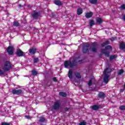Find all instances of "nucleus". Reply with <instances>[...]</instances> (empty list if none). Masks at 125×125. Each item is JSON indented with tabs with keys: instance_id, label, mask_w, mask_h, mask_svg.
<instances>
[{
	"instance_id": "f257e3e1",
	"label": "nucleus",
	"mask_w": 125,
	"mask_h": 125,
	"mask_svg": "<svg viewBox=\"0 0 125 125\" xmlns=\"http://www.w3.org/2000/svg\"><path fill=\"white\" fill-rule=\"evenodd\" d=\"M76 63H81V61L78 60L77 59H75L73 61H66L64 62L65 68H73L74 66H76Z\"/></svg>"
},
{
	"instance_id": "f03ea898",
	"label": "nucleus",
	"mask_w": 125,
	"mask_h": 125,
	"mask_svg": "<svg viewBox=\"0 0 125 125\" xmlns=\"http://www.w3.org/2000/svg\"><path fill=\"white\" fill-rule=\"evenodd\" d=\"M104 82L105 83L107 84L109 82L110 78V75L109 74V71H108V68H106L104 70Z\"/></svg>"
},
{
	"instance_id": "7ed1b4c3",
	"label": "nucleus",
	"mask_w": 125,
	"mask_h": 125,
	"mask_svg": "<svg viewBox=\"0 0 125 125\" xmlns=\"http://www.w3.org/2000/svg\"><path fill=\"white\" fill-rule=\"evenodd\" d=\"M113 48H112V46L110 45H107L105 47V49H102V53H103L105 55V56H109V54H110V52L107 50H112Z\"/></svg>"
},
{
	"instance_id": "20e7f679",
	"label": "nucleus",
	"mask_w": 125,
	"mask_h": 125,
	"mask_svg": "<svg viewBox=\"0 0 125 125\" xmlns=\"http://www.w3.org/2000/svg\"><path fill=\"white\" fill-rule=\"evenodd\" d=\"M12 68V65L11 63H10V62L7 61L5 62V64L3 67V70H4V71H9V70H10Z\"/></svg>"
},
{
	"instance_id": "39448f33",
	"label": "nucleus",
	"mask_w": 125,
	"mask_h": 125,
	"mask_svg": "<svg viewBox=\"0 0 125 125\" xmlns=\"http://www.w3.org/2000/svg\"><path fill=\"white\" fill-rule=\"evenodd\" d=\"M98 43L97 42H94L92 43V47L90 49V51L92 52H96L97 51V48L98 47Z\"/></svg>"
},
{
	"instance_id": "423d86ee",
	"label": "nucleus",
	"mask_w": 125,
	"mask_h": 125,
	"mask_svg": "<svg viewBox=\"0 0 125 125\" xmlns=\"http://www.w3.org/2000/svg\"><path fill=\"white\" fill-rule=\"evenodd\" d=\"M16 54L19 57H22L23 56H25V53H24V52H22V50L20 49H18L17 50V51L16 52Z\"/></svg>"
},
{
	"instance_id": "0eeeda50",
	"label": "nucleus",
	"mask_w": 125,
	"mask_h": 125,
	"mask_svg": "<svg viewBox=\"0 0 125 125\" xmlns=\"http://www.w3.org/2000/svg\"><path fill=\"white\" fill-rule=\"evenodd\" d=\"M89 47V44L86 43L83 45V53H86L88 51V48Z\"/></svg>"
},
{
	"instance_id": "6e6552de",
	"label": "nucleus",
	"mask_w": 125,
	"mask_h": 125,
	"mask_svg": "<svg viewBox=\"0 0 125 125\" xmlns=\"http://www.w3.org/2000/svg\"><path fill=\"white\" fill-rule=\"evenodd\" d=\"M12 93L13 94H16L17 95H20L22 94V90L21 89H13L12 91Z\"/></svg>"
},
{
	"instance_id": "1a4fd4ad",
	"label": "nucleus",
	"mask_w": 125,
	"mask_h": 125,
	"mask_svg": "<svg viewBox=\"0 0 125 125\" xmlns=\"http://www.w3.org/2000/svg\"><path fill=\"white\" fill-rule=\"evenodd\" d=\"M13 46H9L7 49V52L9 55H12L13 54Z\"/></svg>"
},
{
	"instance_id": "9d476101",
	"label": "nucleus",
	"mask_w": 125,
	"mask_h": 125,
	"mask_svg": "<svg viewBox=\"0 0 125 125\" xmlns=\"http://www.w3.org/2000/svg\"><path fill=\"white\" fill-rule=\"evenodd\" d=\"M53 108L54 110H57L60 108V103L59 101H57L54 103V105H53Z\"/></svg>"
},
{
	"instance_id": "9b49d317",
	"label": "nucleus",
	"mask_w": 125,
	"mask_h": 125,
	"mask_svg": "<svg viewBox=\"0 0 125 125\" xmlns=\"http://www.w3.org/2000/svg\"><path fill=\"white\" fill-rule=\"evenodd\" d=\"M29 53L30 54H32V55H34L37 52V49L35 47H32L30 49H29Z\"/></svg>"
},
{
	"instance_id": "f8f14e48",
	"label": "nucleus",
	"mask_w": 125,
	"mask_h": 125,
	"mask_svg": "<svg viewBox=\"0 0 125 125\" xmlns=\"http://www.w3.org/2000/svg\"><path fill=\"white\" fill-rule=\"evenodd\" d=\"M100 108V106L97 105H94L91 107V108L92 110H94V111H97V110H99Z\"/></svg>"
},
{
	"instance_id": "ddd939ff",
	"label": "nucleus",
	"mask_w": 125,
	"mask_h": 125,
	"mask_svg": "<svg viewBox=\"0 0 125 125\" xmlns=\"http://www.w3.org/2000/svg\"><path fill=\"white\" fill-rule=\"evenodd\" d=\"M54 3L58 6H60L62 4V2L59 0H55L54 1Z\"/></svg>"
},
{
	"instance_id": "4468645a",
	"label": "nucleus",
	"mask_w": 125,
	"mask_h": 125,
	"mask_svg": "<svg viewBox=\"0 0 125 125\" xmlns=\"http://www.w3.org/2000/svg\"><path fill=\"white\" fill-rule=\"evenodd\" d=\"M92 15H93V13L92 12L87 13L85 15V17H86V18H90L92 17Z\"/></svg>"
},
{
	"instance_id": "2eb2a0df",
	"label": "nucleus",
	"mask_w": 125,
	"mask_h": 125,
	"mask_svg": "<svg viewBox=\"0 0 125 125\" xmlns=\"http://www.w3.org/2000/svg\"><path fill=\"white\" fill-rule=\"evenodd\" d=\"M45 122V118L43 117H41L39 120V125H43L42 124V123H44Z\"/></svg>"
},
{
	"instance_id": "dca6fc26",
	"label": "nucleus",
	"mask_w": 125,
	"mask_h": 125,
	"mask_svg": "<svg viewBox=\"0 0 125 125\" xmlns=\"http://www.w3.org/2000/svg\"><path fill=\"white\" fill-rule=\"evenodd\" d=\"M32 16H33V18L35 19H37V18H38V17L39 16V13L35 12L32 14Z\"/></svg>"
},
{
	"instance_id": "f3484780",
	"label": "nucleus",
	"mask_w": 125,
	"mask_h": 125,
	"mask_svg": "<svg viewBox=\"0 0 125 125\" xmlns=\"http://www.w3.org/2000/svg\"><path fill=\"white\" fill-rule=\"evenodd\" d=\"M99 97L100 98H105V93L103 92H100L98 94Z\"/></svg>"
},
{
	"instance_id": "a211bd4d",
	"label": "nucleus",
	"mask_w": 125,
	"mask_h": 125,
	"mask_svg": "<svg viewBox=\"0 0 125 125\" xmlns=\"http://www.w3.org/2000/svg\"><path fill=\"white\" fill-rule=\"evenodd\" d=\"M68 76L69 79H72L73 78V71L71 69L69 70Z\"/></svg>"
},
{
	"instance_id": "6ab92c4d",
	"label": "nucleus",
	"mask_w": 125,
	"mask_h": 125,
	"mask_svg": "<svg viewBox=\"0 0 125 125\" xmlns=\"http://www.w3.org/2000/svg\"><path fill=\"white\" fill-rule=\"evenodd\" d=\"M74 75L77 79H81L82 78V76L81 75V74H80L79 72H75Z\"/></svg>"
},
{
	"instance_id": "aec40b11",
	"label": "nucleus",
	"mask_w": 125,
	"mask_h": 125,
	"mask_svg": "<svg viewBox=\"0 0 125 125\" xmlns=\"http://www.w3.org/2000/svg\"><path fill=\"white\" fill-rule=\"evenodd\" d=\"M95 81V79L94 78H91L89 81V82L88 83V85L89 86H90L92 84V82H94Z\"/></svg>"
},
{
	"instance_id": "412c9836",
	"label": "nucleus",
	"mask_w": 125,
	"mask_h": 125,
	"mask_svg": "<svg viewBox=\"0 0 125 125\" xmlns=\"http://www.w3.org/2000/svg\"><path fill=\"white\" fill-rule=\"evenodd\" d=\"M83 14V9L80 8L77 10V15H81V14Z\"/></svg>"
},
{
	"instance_id": "4be33fe9",
	"label": "nucleus",
	"mask_w": 125,
	"mask_h": 125,
	"mask_svg": "<svg viewBox=\"0 0 125 125\" xmlns=\"http://www.w3.org/2000/svg\"><path fill=\"white\" fill-rule=\"evenodd\" d=\"M59 94L61 96H62V97H66L67 96V94L63 92H60L59 93Z\"/></svg>"
},
{
	"instance_id": "5701e85b",
	"label": "nucleus",
	"mask_w": 125,
	"mask_h": 125,
	"mask_svg": "<svg viewBox=\"0 0 125 125\" xmlns=\"http://www.w3.org/2000/svg\"><path fill=\"white\" fill-rule=\"evenodd\" d=\"M90 3H91L92 4H96L98 2L97 0H89Z\"/></svg>"
},
{
	"instance_id": "b1692460",
	"label": "nucleus",
	"mask_w": 125,
	"mask_h": 125,
	"mask_svg": "<svg viewBox=\"0 0 125 125\" xmlns=\"http://www.w3.org/2000/svg\"><path fill=\"white\" fill-rule=\"evenodd\" d=\"M120 49H125V43L122 42L120 44Z\"/></svg>"
},
{
	"instance_id": "393cba45",
	"label": "nucleus",
	"mask_w": 125,
	"mask_h": 125,
	"mask_svg": "<svg viewBox=\"0 0 125 125\" xmlns=\"http://www.w3.org/2000/svg\"><path fill=\"white\" fill-rule=\"evenodd\" d=\"M124 73H125V71L124 70V69H121L118 72V75H119V76H121V75H123Z\"/></svg>"
},
{
	"instance_id": "a878e982",
	"label": "nucleus",
	"mask_w": 125,
	"mask_h": 125,
	"mask_svg": "<svg viewBox=\"0 0 125 125\" xmlns=\"http://www.w3.org/2000/svg\"><path fill=\"white\" fill-rule=\"evenodd\" d=\"M31 73L33 76H37V75H38V71L35 70H32Z\"/></svg>"
},
{
	"instance_id": "bb28decb",
	"label": "nucleus",
	"mask_w": 125,
	"mask_h": 125,
	"mask_svg": "<svg viewBox=\"0 0 125 125\" xmlns=\"http://www.w3.org/2000/svg\"><path fill=\"white\" fill-rule=\"evenodd\" d=\"M109 43H110V42L108 41H106L104 43L102 44V46H105V45L109 44Z\"/></svg>"
},
{
	"instance_id": "cd10ccee",
	"label": "nucleus",
	"mask_w": 125,
	"mask_h": 125,
	"mask_svg": "<svg viewBox=\"0 0 125 125\" xmlns=\"http://www.w3.org/2000/svg\"><path fill=\"white\" fill-rule=\"evenodd\" d=\"M13 25L14 26H15V27H18L20 24H19V22H18V21H14Z\"/></svg>"
},
{
	"instance_id": "c85d7f7f",
	"label": "nucleus",
	"mask_w": 125,
	"mask_h": 125,
	"mask_svg": "<svg viewBox=\"0 0 125 125\" xmlns=\"http://www.w3.org/2000/svg\"><path fill=\"white\" fill-rule=\"evenodd\" d=\"M89 24H90V27H92V26H93L95 24L94 21H93V20H90L89 22Z\"/></svg>"
},
{
	"instance_id": "c756f323",
	"label": "nucleus",
	"mask_w": 125,
	"mask_h": 125,
	"mask_svg": "<svg viewBox=\"0 0 125 125\" xmlns=\"http://www.w3.org/2000/svg\"><path fill=\"white\" fill-rule=\"evenodd\" d=\"M115 58H117V55H114L111 56L110 57V60L112 61L115 59Z\"/></svg>"
},
{
	"instance_id": "7c9ffc66",
	"label": "nucleus",
	"mask_w": 125,
	"mask_h": 125,
	"mask_svg": "<svg viewBox=\"0 0 125 125\" xmlns=\"http://www.w3.org/2000/svg\"><path fill=\"white\" fill-rule=\"evenodd\" d=\"M96 21L97 23H102V19L100 18H98L96 19Z\"/></svg>"
},
{
	"instance_id": "2f4dec72",
	"label": "nucleus",
	"mask_w": 125,
	"mask_h": 125,
	"mask_svg": "<svg viewBox=\"0 0 125 125\" xmlns=\"http://www.w3.org/2000/svg\"><path fill=\"white\" fill-rule=\"evenodd\" d=\"M119 109H121L122 111H124V110H125V105H121L119 107Z\"/></svg>"
},
{
	"instance_id": "473e14b6",
	"label": "nucleus",
	"mask_w": 125,
	"mask_h": 125,
	"mask_svg": "<svg viewBox=\"0 0 125 125\" xmlns=\"http://www.w3.org/2000/svg\"><path fill=\"white\" fill-rule=\"evenodd\" d=\"M39 62V59L38 58H35L34 59V63H38Z\"/></svg>"
},
{
	"instance_id": "72a5a7b5",
	"label": "nucleus",
	"mask_w": 125,
	"mask_h": 125,
	"mask_svg": "<svg viewBox=\"0 0 125 125\" xmlns=\"http://www.w3.org/2000/svg\"><path fill=\"white\" fill-rule=\"evenodd\" d=\"M79 125H86V122L83 121V122H80Z\"/></svg>"
},
{
	"instance_id": "f704fd0d",
	"label": "nucleus",
	"mask_w": 125,
	"mask_h": 125,
	"mask_svg": "<svg viewBox=\"0 0 125 125\" xmlns=\"http://www.w3.org/2000/svg\"><path fill=\"white\" fill-rule=\"evenodd\" d=\"M1 125H10V123L3 122L1 124Z\"/></svg>"
},
{
	"instance_id": "c9c22d12",
	"label": "nucleus",
	"mask_w": 125,
	"mask_h": 125,
	"mask_svg": "<svg viewBox=\"0 0 125 125\" xmlns=\"http://www.w3.org/2000/svg\"><path fill=\"white\" fill-rule=\"evenodd\" d=\"M2 75H4V72L0 69V76H2Z\"/></svg>"
},
{
	"instance_id": "e433bc0d",
	"label": "nucleus",
	"mask_w": 125,
	"mask_h": 125,
	"mask_svg": "<svg viewBox=\"0 0 125 125\" xmlns=\"http://www.w3.org/2000/svg\"><path fill=\"white\" fill-rule=\"evenodd\" d=\"M121 8H122V9L125 10V4H123L121 6Z\"/></svg>"
},
{
	"instance_id": "4c0bfd02",
	"label": "nucleus",
	"mask_w": 125,
	"mask_h": 125,
	"mask_svg": "<svg viewBox=\"0 0 125 125\" xmlns=\"http://www.w3.org/2000/svg\"><path fill=\"white\" fill-rule=\"evenodd\" d=\"M25 118H26V119H32V117L29 115H25Z\"/></svg>"
},
{
	"instance_id": "58836bf2",
	"label": "nucleus",
	"mask_w": 125,
	"mask_h": 125,
	"mask_svg": "<svg viewBox=\"0 0 125 125\" xmlns=\"http://www.w3.org/2000/svg\"><path fill=\"white\" fill-rule=\"evenodd\" d=\"M53 80L54 82H57V79H56V77H54L53 78Z\"/></svg>"
},
{
	"instance_id": "ea45409f",
	"label": "nucleus",
	"mask_w": 125,
	"mask_h": 125,
	"mask_svg": "<svg viewBox=\"0 0 125 125\" xmlns=\"http://www.w3.org/2000/svg\"><path fill=\"white\" fill-rule=\"evenodd\" d=\"M120 91H121L122 92H123V91H125V89H121Z\"/></svg>"
},
{
	"instance_id": "a19ab883",
	"label": "nucleus",
	"mask_w": 125,
	"mask_h": 125,
	"mask_svg": "<svg viewBox=\"0 0 125 125\" xmlns=\"http://www.w3.org/2000/svg\"><path fill=\"white\" fill-rule=\"evenodd\" d=\"M123 19L125 21V15L123 16Z\"/></svg>"
},
{
	"instance_id": "79ce46f5",
	"label": "nucleus",
	"mask_w": 125,
	"mask_h": 125,
	"mask_svg": "<svg viewBox=\"0 0 125 125\" xmlns=\"http://www.w3.org/2000/svg\"><path fill=\"white\" fill-rule=\"evenodd\" d=\"M65 111H68V110H69V108H65Z\"/></svg>"
},
{
	"instance_id": "37998d69",
	"label": "nucleus",
	"mask_w": 125,
	"mask_h": 125,
	"mask_svg": "<svg viewBox=\"0 0 125 125\" xmlns=\"http://www.w3.org/2000/svg\"><path fill=\"white\" fill-rule=\"evenodd\" d=\"M123 87L125 88V83L124 84V86H123Z\"/></svg>"
},
{
	"instance_id": "c03bdc74",
	"label": "nucleus",
	"mask_w": 125,
	"mask_h": 125,
	"mask_svg": "<svg viewBox=\"0 0 125 125\" xmlns=\"http://www.w3.org/2000/svg\"><path fill=\"white\" fill-rule=\"evenodd\" d=\"M19 5L20 7H21V4H19Z\"/></svg>"
}]
</instances>
